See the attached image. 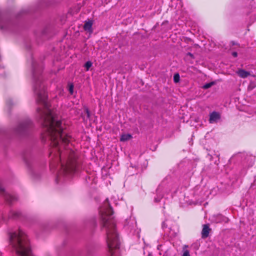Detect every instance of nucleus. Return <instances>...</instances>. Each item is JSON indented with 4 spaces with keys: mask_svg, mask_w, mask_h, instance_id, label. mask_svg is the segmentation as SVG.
<instances>
[{
    "mask_svg": "<svg viewBox=\"0 0 256 256\" xmlns=\"http://www.w3.org/2000/svg\"><path fill=\"white\" fill-rule=\"evenodd\" d=\"M34 92L37 96L36 102L42 106L37 109L44 127L42 138L44 142L50 141L52 147L50 156L53 160L50 163V168L60 166L64 174H71L76 168V156L70 144L71 138L64 130L58 117L49 108L44 86L40 80L34 83Z\"/></svg>",
    "mask_w": 256,
    "mask_h": 256,
    "instance_id": "1",
    "label": "nucleus"
},
{
    "mask_svg": "<svg viewBox=\"0 0 256 256\" xmlns=\"http://www.w3.org/2000/svg\"><path fill=\"white\" fill-rule=\"evenodd\" d=\"M100 214L103 226V230L106 234V242L110 256H118L120 242L116 228V224L112 220L113 212L112 208H101Z\"/></svg>",
    "mask_w": 256,
    "mask_h": 256,
    "instance_id": "2",
    "label": "nucleus"
},
{
    "mask_svg": "<svg viewBox=\"0 0 256 256\" xmlns=\"http://www.w3.org/2000/svg\"><path fill=\"white\" fill-rule=\"evenodd\" d=\"M10 242L20 256H32L26 236L20 229L10 234Z\"/></svg>",
    "mask_w": 256,
    "mask_h": 256,
    "instance_id": "3",
    "label": "nucleus"
},
{
    "mask_svg": "<svg viewBox=\"0 0 256 256\" xmlns=\"http://www.w3.org/2000/svg\"><path fill=\"white\" fill-rule=\"evenodd\" d=\"M0 194H2L6 200L9 202H12L16 200V196L6 192L1 184H0Z\"/></svg>",
    "mask_w": 256,
    "mask_h": 256,
    "instance_id": "4",
    "label": "nucleus"
},
{
    "mask_svg": "<svg viewBox=\"0 0 256 256\" xmlns=\"http://www.w3.org/2000/svg\"><path fill=\"white\" fill-rule=\"evenodd\" d=\"M220 118V114L218 112H213L210 114L209 122L210 124L216 122Z\"/></svg>",
    "mask_w": 256,
    "mask_h": 256,
    "instance_id": "5",
    "label": "nucleus"
},
{
    "mask_svg": "<svg viewBox=\"0 0 256 256\" xmlns=\"http://www.w3.org/2000/svg\"><path fill=\"white\" fill-rule=\"evenodd\" d=\"M30 124V122H26L20 124L18 127V132H22L23 131H24Z\"/></svg>",
    "mask_w": 256,
    "mask_h": 256,
    "instance_id": "6",
    "label": "nucleus"
},
{
    "mask_svg": "<svg viewBox=\"0 0 256 256\" xmlns=\"http://www.w3.org/2000/svg\"><path fill=\"white\" fill-rule=\"evenodd\" d=\"M236 74L238 76L242 78H246L248 76H250V73L244 70L240 69L236 72Z\"/></svg>",
    "mask_w": 256,
    "mask_h": 256,
    "instance_id": "7",
    "label": "nucleus"
},
{
    "mask_svg": "<svg viewBox=\"0 0 256 256\" xmlns=\"http://www.w3.org/2000/svg\"><path fill=\"white\" fill-rule=\"evenodd\" d=\"M210 229L208 224H204L202 232V238H206L208 236Z\"/></svg>",
    "mask_w": 256,
    "mask_h": 256,
    "instance_id": "8",
    "label": "nucleus"
},
{
    "mask_svg": "<svg viewBox=\"0 0 256 256\" xmlns=\"http://www.w3.org/2000/svg\"><path fill=\"white\" fill-rule=\"evenodd\" d=\"M92 20H88L84 24V28L85 30L91 34L92 32Z\"/></svg>",
    "mask_w": 256,
    "mask_h": 256,
    "instance_id": "9",
    "label": "nucleus"
},
{
    "mask_svg": "<svg viewBox=\"0 0 256 256\" xmlns=\"http://www.w3.org/2000/svg\"><path fill=\"white\" fill-rule=\"evenodd\" d=\"M132 138L130 134H123L121 136L120 140L121 142H126L130 140Z\"/></svg>",
    "mask_w": 256,
    "mask_h": 256,
    "instance_id": "10",
    "label": "nucleus"
},
{
    "mask_svg": "<svg viewBox=\"0 0 256 256\" xmlns=\"http://www.w3.org/2000/svg\"><path fill=\"white\" fill-rule=\"evenodd\" d=\"M187 247V246H184V248H183V254L182 256H190L188 250L186 249V248Z\"/></svg>",
    "mask_w": 256,
    "mask_h": 256,
    "instance_id": "11",
    "label": "nucleus"
},
{
    "mask_svg": "<svg viewBox=\"0 0 256 256\" xmlns=\"http://www.w3.org/2000/svg\"><path fill=\"white\" fill-rule=\"evenodd\" d=\"M92 62L90 61H88L84 64V67L86 68V70L88 71L89 68L92 66Z\"/></svg>",
    "mask_w": 256,
    "mask_h": 256,
    "instance_id": "12",
    "label": "nucleus"
},
{
    "mask_svg": "<svg viewBox=\"0 0 256 256\" xmlns=\"http://www.w3.org/2000/svg\"><path fill=\"white\" fill-rule=\"evenodd\" d=\"M214 82H213L206 84L203 86V88L204 89L208 88H210L212 85H214Z\"/></svg>",
    "mask_w": 256,
    "mask_h": 256,
    "instance_id": "13",
    "label": "nucleus"
},
{
    "mask_svg": "<svg viewBox=\"0 0 256 256\" xmlns=\"http://www.w3.org/2000/svg\"><path fill=\"white\" fill-rule=\"evenodd\" d=\"M180 80V76L178 74H174V80L175 82H178Z\"/></svg>",
    "mask_w": 256,
    "mask_h": 256,
    "instance_id": "14",
    "label": "nucleus"
},
{
    "mask_svg": "<svg viewBox=\"0 0 256 256\" xmlns=\"http://www.w3.org/2000/svg\"><path fill=\"white\" fill-rule=\"evenodd\" d=\"M73 89H74V86H73L72 84H71L70 86V88H69V91H70V94H72V93H73Z\"/></svg>",
    "mask_w": 256,
    "mask_h": 256,
    "instance_id": "15",
    "label": "nucleus"
},
{
    "mask_svg": "<svg viewBox=\"0 0 256 256\" xmlns=\"http://www.w3.org/2000/svg\"><path fill=\"white\" fill-rule=\"evenodd\" d=\"M86 112L87 114L88 118H89L90 116V113L88 108H86L85 109Z\"/></svg>",
    "mask_w": 256,
    "mask_h": 256,
    "instance_id": "16",
    "label": "nucleus"
},
{
    "mask_svg": "<svg viewBox=\"0 0 256 256\" xmlns=\"http://www.w3.org/2000/svg\"><path fill=\"white\" fill-rule=\"evenodd\" d=\"M232 55L234 56V57H236L238 56V54L236 52H233L232 53Z\"/></svg>",
    "mask_w": 256,
    "mask_h": 256,
    "instance_id": "17",
    "label": "nucleus"
},
{
    "mask_svg": "<svg viewBox=\"0 0 256 256\" xmlns=\"http://www.w3.org/2000/svg\"><path fill=\"white\" fill-rule=\"evenodd\" d=\"M188 56H189L190 57L194 58L193 54L190 52L188 53Z\"/></svg>",
    "mask_w": 256,
    "mask_h": 256,
    "instance_id": "18",
    "label": "nucleus"
},
{
    "mask_svg": "<svg viewBox=\"0 0 256 256\" xmlns=\"http://www.w3.org/2000/svg\"><path fill=\"white\" fill-rule=\"evenodd\" d=\"M148 256H152L151 254H148Z\"/></svg>",
    "mask_w": 256,
    "mask_h": 256,
    "instance_id": "19",
    "label": "nucleus"
}]
</instances>
